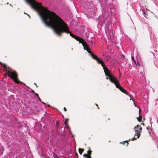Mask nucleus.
<instances>
[{
  "label": "nucleus",
  "mask_w": 158,
  "mask_h": 158,
  "mask_svg": "<svg viewBox=\"0 0 158 158\" xmlns=\"http://www.w3.org/2000/svg\"><path fill=\"white\" fill-rule=\"evenodd\" d=\"M110 9L111 15H114L115 12L114 8L113 7H110Z\"/></svg>",
  "instance_id": "nucleus-10"
},
{
  "label": "nucleus",
  "mask_w": 158,
  "mask_h": 158,
  "mask_svg": "<svg viewBox=\"0 0 158 158\" xmlns=\"http://www.w3.org/2000/svg\"><path fill=\"white\" fill-rule=\"evenodd\" d=\"M27 15L29 16V17H30V16H29V15H28L27 14Z\"/></svg>",
  "instance_id": "nucleus-31"
},
{
  "label": "nucleus",
  "mask_w": 158,
  "mask_h": 158,
  "mask_svg": "<svg viewBox=\"0 0 158 158\" xmlns=\"http://www.w3.org/2000/svg\"><path fill=\"white\" fill-rule=\"evenodd\" d=\"M127 143V145L129 144V143H128V142L127 141H123L122 142V143L124 145L125 143Z\"/></svg>",
  "instance_id": "nucleus-16"
},
{
  "label": "nucleus",
  "mask_w": 158,
  "mask_h": 158,
  "mask_svg": "<svg viewBox=\"0 0 158 158\" xmlns=\"http://www.w3.org/2000/svg\"><path fill=\"white\" fill-rule=\"evenodd\" d=\"M92 151L90 150L87 151V154H83V156L85 157H87L89 156H91L92 154Z\"/></svg>",
  "instance_id": "nucleus-9"
},
{
  "label": "nucleus",
  "mask_w": 158,
  "mask_h": 158,
  "mask_svg": "<svg viewBox=\"0 0 158 158\" xmlns=\"http://www.w3.org/2000/svg\"><path fill=\"white\" fill-rule=\"evenodd\" d=\"M141 108L140 107L139 108V115L141 114Z\"/></svg>",
  "instance_id": "nucleus-17"
},
{
  "label": "nucleus",
  "mask_w": 158,
  "mask_h": 158,
  "mask_svg": "<svg viewBox=\"0 0 158 158\" xmlns=\"http://www.w3.org/2000/svg\"><path fill=\"white\" fill-rule=\"evenodd\" d=\"M137 118L139 122H140L142 120V117L141 116V114L139 115V118Z\"/></svg>",
  "instance_id": "nucleus-12"
},
{
  "label": "nucleus",
  "mask_w": 158,
  "mask_h": 158,
  "mask_svg": "<svg viewBox=\"0 0 158 158\" xmlns=\"http://www.w3.org/2000/svg\"><path fill=\"white\" fill-rule=\"evenodd\" d=\"M84 149H81L80 148H79L78 149L79 152L81 154V155L82 152L84 151Z\"/></svg>",
  "instance_id": "nucleus-11"
},
{
  "label": "nucleus",
  "mask_w": 158,
  "mask_h": 158,
  "mask_svg": "<svg viewBox=\"0 0 158 158\" xmlns=\"http://www.w3.org/2000/svg\"><path fill=\"white\" fill-rule=\"evenodd\" d=\"M131 59L135 63V64L136 65L138 69H143L144 67L142 63H140L139 62L136 61V60L134 59L133 56H131Z\"/></svg>",
  "instance_id": "nucleus-6"
},
{
  "label": "nucleus",
  "mask_w": 158,
  "mask_h": 158,
  "mask_svg": "<svg viewBox=\"0 0 158 158\" xmlns=\"http://www.w3.org/2000/svg\"><path fill=\"white\" fill-rule=\"evenodd\" d=\"M132 99V100H133V101H134V100L133 99ZM131 100V99L130 100Z\"/></svg>",
  "instance_id": "nucleus-29"
},
{
  "label": "nucleus",
  "mask_w": 158,
  "mask_h": 158,
  "mask_svg": "<svg viewBox=\"0 0 158 158\" xmlns=\"http://www.w3.org/2000/svg\"><path fill=\"white\" fill-rule=\"evenodd\" d=\"M108 120H110V118H108Z\"/></svg>",
  "instance_id": "nucleus-32"
},
{
  "label": "nucleus",
  "mask_w": 158,
  "mask_h": 158,
  "mask_svg": "<svg viewBox=\"0 0 158 158\" xmlns=\"http://www.w3.org/2000/svg\"><path fill=\"white\" fill-rule=\"evenodd\" d=\"M143 14L145 15H146V12L144 11H143Z\"/></svg>",
  "instance_id": "nucleus-21"
},
{
  "label": "nucleus",
  "mask_w": 158,
  "mask_h": 158,
  "mask_svg": "<svg viewBox=\"0 0 158 158\" xmlns=\"http://www.w3.org/2000/svg\"><path fill=\"white\" fill-rule=\"evenodd\" d=\"M110 33L111 32V31L110 30Z\"/></svg>",
  "instance_id": "nucleus-27"
},
{
  "label": "nucleus",
  "mask_w": 158,
  "mask_h": 158,
  "mask_svg": "<svg viewBox=\"0 0 158 158\" xmlns=\"http://www.w3.org/2000/svg\"><path fill=\"white\" fill-rule=\"evenodd\" d=\"M134 105L136 107L137 106V105H136L135 104V102H134Z\"/></svg>",
  "instance_id": "nucleus-26"
},
{
  "label": "nucleus",
  "mask_w": 158,
  "mask_h": 158,
  "mask_svg": "<svg viewBox=\"0 0 158 158\" xmlns=\"http://www.w3.org/2000/svg\"><path fill=\"white\" fill-rule=\"evenodd\" d=\"M53 156L54 158H60V157H59L56 154H53Z\"/></svg>",
  "instance_id": "nucleus-15"
},
{
  "label": "nucleus",
  "mask_w": 158,
  "mask_h": 158,
  "mask_svg": "<svg viewBox=\"0 0 158 158\" xmlns=\"http://www.w3.org/2000/svg\"><path fill=\"white\" fill-rule=\"evenodd\" d=\"M110 56V55H106V59L107 60H109Z\"/></svg>",
  "instance_id": "nucleus-14"
},
{
  "label": "nucleus",
  "mask_w": 158,
  "mask_h": 158,
  "mask_svg": "<svg viewBox=\"0 0 158 158\" xmlns=\"http://www.w3.org/2000/svg\"><path fill=\"white\" fill-rule=\"evenodd\" d=\"M63 109H64V110L65 111H66L67 110V109L65 107H64V108Z\"/></svg>",
  "instance_id": "nucleus-19"
},
{
  "label": "nucleus",
  "mask_w": 158,
  "mask_h": 158,
  "mask_svg": "<svg viewBox=\"0 0 158 158\" xmlns=\"http://www.w3.org/2000/svg\"><path fill=\"white\" fill-rule=\"evenodd\" d=\"M68 121H69V119H68V118H66L65 120V122H64V124L66 126H68Z\"/></svg>",
  "instance_id": "nucleus-13"
},
{
  "label": "nucleus",
  "mask_w": 158,
  "mask_h": 158,
  "mask_svg": "<svg viewBox=\"0 0 158 158\" xmlns=\"http://www.w3.org/2000/svg\"><path fill=\"white\" fill-rule=\"evenodd\" d=\"M112 35H113V31H112Z\"/></svg>",
  "instance_id": "nucleus-30"
},
{
  "label": "nucleus",
  "mask_w": 158,
  "mask_h": 158,
  "mask_svg": "<svg viewBox=\"0 0 158 158\" xmlns=\"http://www.w3.org/2000/svg\"><path fill=\"white\" fill-rule=\"evenodd\" d=\"M26 2L31 7L36 11L41 18L42 22L52 12L37 2L35 0H25Z\"/></svg>",
  "instance_id": "nucleus-2"
},
{
  "label": "nucleus",
  "mask_w": 158,
  "mask_h": 158,
  "mask_svg": "<svg viewBox=\"0 0 158 158\" xmlns=\"http://www.w3.org/2000/svg\"><path fill=\"white\" fill-rule=\"evenodd\" d=\"M0 64L2 65V67H3L4 69H12L6 64H2L1 62H0Z\"/></svg>",
  "instance_id": "nucleus-8"
},
{
  "label": "nucleus",
  "mask_w": 158,
  "mask_h": 158,
  "mask_svg": "<svg viewBox=\"0 0 158 158\" xmlns=\"http://www.w3.org/2000/svg\"><path fill=\"white\" fill-rule=\"evenodd\" d=\"M104 71L106 75L109 77L110 80L112 83L115 85L116 88L119 89L123 93L127 95H128L129 93L120 85L118 80L112 75L109 70H104Z\"/></svg>",
  "instance_id": "nucleus-3"
},
{
  "label": "nucleus",
  "mask_w": 158,
  "mask_h": 158,
  "mask_svg": "<svg viewBox=\"0 0 158 158\" xmlns=\"http://www.w3.org/2000/svg\"><path fill=\"white\" fill-rule=\"evenodd\" d=\"M86 157L87 158H92L91 156H88L87 157Z\"/></svg>",
  "instance_id": "nucleus-20"
},
{
  "label": "nucleus",
  "mask_w": 158,
  "mask_h": 158,
  "mask_svg": "<svg viewBox=\"0 0 158 158\" xmlns=\"http://www.w3.org/2000/svg\"><path fill=\"white\" fill-rule=\"evenodd\" d=\"M38 98L40 101H41V99L39 97H38Z\"/></svg>",
  "instance_id": "nucleus-24"
},
{
  "label": "nucleus",
  "mask_w": 158,
  "mask_h": 158,
  "mask_svg": "<svg viewBox=\"0 0 158 158\" xmlns=\"http://www.w3.org/2000/svg\"><path fill=\"white\" fill-rule=\"evenodd\" d=\"M6 73L13 80L15 83L17 84L23 83L19 80L18 74L16 71L14 70H9V71H6Z\"/></svg>",
  "instance_id": "nucleus-4"
},
{
  "label": "nucleus",
  "mask_w": 158,
  "mask_h": 158,
  "mask_svg": "<svg viewBox=\"0 0 158 158\" xmlns=\"http://www.w3.org/2000/svg\"><path fill=\"white\" fill-rule=\"evenodd\" d=\"M5 70V72H6V73L5 74V76L6 77V76L7 75H8L7 74H6V71H9V70Z\"/></svg>",
  "instance_id": "nucleus-18"
},
{
  "label": "nucleus",
  "mask_w": 158,
  "mask_h": 158,
  "mask_svg": "<svg viewBox=\"0 0 158 158\" xmlns=\"http://www.w3.org/2000/svg\"><path fill=\"white\" fill-rule=\"evenodd\" d=\"M35 95L36 96H37L38 97H39V95H38L37 94L35 93Z\"/></svg>",
  "instance_id": "nucleus-22"
},
{
  "label": "nucleus",
  "mask_w": 158,
  "mask_h": 158,
  "mask_svg": "<svg viewBox=\"0 0 158 158\" xmlns=\"http://www.w3.org/2000/svg\"><path fill=\"white\" fill-rule=\"evenodd\" d=\"M108 13V11H105L104 10V8H103L102 10V15L103 17V19H104L105 20H106V19L108 15L107 13Z\"/></svg>",
  "instance_id": "nucleus-7"
},
{
  "label": "nucleus",
  "mask_w": 158,
  "mask_h": 158,
  "mask_svg": "<svg viewBox=\"0 0 158 158\" xmlns=\"http://www.w3.org/2000/svg\"><path fill=\"white\" fill-rule=\"evenodd\" d=\"M96 106L98 107V109H99V107H98V104H96Z\"/></svg>",
  "instance_id": "nucleus-25"
},
{
  "label": "nucleus",
  "mask_w": 158,
  "mask_h": 158,
  "mask_svg": "<svg viewBox=\"0 0 158 158\" xmlns=\"http://www.w3.org/2000/svg\"><path fill=\"white\" fill-rule=\"evenodd\" d=\"M106 79H108V77H106Z\"/></svg>",
  "instance_id": "nucleus-28"
},
{
  "label": "nucleus",
  "mask_w": 158,
  "mask_h": 158,
  "mask_svg": "<svg viewBox=\"0 0 158 158\" xmlns=\"http://www.w3.org/2000/svg\"><path fill=\"white\" fill-rule=\"evenodd\" d=\"M43 22L46 26L52 28L55 33L59 36L61 35L62 33H69L71 36L79 41V43L82 44L84 49L87 51L92 57L97 61L98 63L102 65L103 67V69H108L106 66L103 61L99 58L97 56L86 48L83 44L84 40L71 32L69 31V28L64 21L55 13L52 11Z\"/></svg>",
  "instance_id": "nucleus-1"
},
{
  "label": "nucleus",
  "mask_w": 158,
  "mask_h": 158,
  "mask_svg": "<svg viewBox=\"0 0 158 158\" xmlns=\"http://www.w3.org/2000/svg\"><path fill=\"white\" fill-rule=\"evenodd\" d=\"M142 130V128L139 125H137L136 127H135V132L136 133L135 134V136H137V137L136 138L135 137L133 138L132 140V141L135 140L139 137Z\"/></svg>",
  "instance_id": "nucleus-5"
},
{
  "label": "nucleus",
  "mask_w": 158,
  "mask_h": 158,
  "mask_svg": "<svg viewBox=\"0 0 158 158\" xmlns=\"http://www.w3.org/2000/svg\"><path fill=\"white\" fill-rule=\"evenodd\" d=\"M75 155L77 156V158L78 157V154L76 153L75 154Z\"/></svg>",
  "instance_id": "nucleus-23"
}]
</instances>
